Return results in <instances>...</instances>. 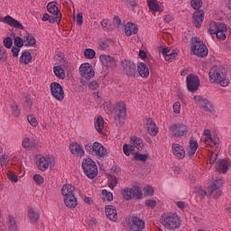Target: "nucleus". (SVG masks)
I'll return each instance as SVG.
<instances>
[{
    "label": "nucleus",
    "mask_w": 231,
    "mask_h": 231,
    "mask_svg": "<svg viewBox=\"0 0 231 231\" xmlns=\"http://www.w3.org/2000/svg\"><path fill=\"white\" fill-rule=\"evenodd\" d=\"M108 181H109L108 187L110 189H115L116 185H118V180L116 179V177L113 175H110Z\"/></svg>",
    "instance_id": "nucleus-47"
},
{
    "label": "nucleus",
    "mask_w": 231,
    "mask_h": 231,
    "mask_svg": "<svg viewBox=\"0 0 231 231\" xmlns=\"http://www.w3.org/2000/svg\"><path fill=\"white\" fill-rule=\"evenodd\" d=\"M121 68L124 75H126L129 79H134L138 75L136 64L130 60L125 59L121 60Z\"/></svg>",
    "instance_id": "nucleus-5"
},
{
    "label": "nucleus",
    "mask_w": 231,
    "mask_h": 231,
    "mask_svg": "<svg viewBox=\"0 0 231 231\" xmlns=\"http://www.w3.org/2000/svg\"><path fill=\"white\" fill-rule=\"evenodd\" d=\"M125 33L127 35V37L136 35V33H138V26L133 23H128L125 27Z\"/></svg>",
    "instance_id": "nucleus-25"
},
{
    "label": "nucleus",
    "mask_w": 231,
    "mask_h": 231,
    "mask_svg": "<svg viewBox=\"0 0 231 231\" xmlns=\"http://www.w3.org/2000/svg\"><path fill=\"white\" fill-rule=\"evenodd\" d=\"M3 22L8 24L9 26H13V28L24 30V26H23V23H20L19 21L15 20V18L12 17L11 15H6L5 17H4Z\"/></svg>",
    "instance_id": "nucleus-21"
},
{
    "label": "nucleus",
    "mask_w": 231,
    "mask_h": 231,
    "mask_svg": "<svg viewBox=\"0 0 231 231\" xmlns=\"http://www.w3.org/2000/svg\"><path fill=\"white\" fill-rule=\"evenodd\" d=\"M188 91L194 93L199 89V78L194 74H189L186 78Z\"/></svg>",
    "instance_id": "nucleus-8"
},
{
    "label": "nucleus",
    "mask_w": 231,
    "mask_h": 231,
    "mask_svg": "<svg viewBox=\"0 0 231 231\" xmlns=\"http://www.w3.org/2000/svg\"><path fill=\"white\" fill-rule=\"evenodd\" d=\"M27 120L32 127H37V125H39V123L37 122V118H35V116L33 115L28 116Z\"/></svg>",
    "instance_id": "nucleus-48"
},
{
    "label": "nucleus",
    "mask_w": 231,
    "mask_h": 231,
    "mask_svg": "<svg viewBox=\"0 0 231 231\" xmlns=\"http://www.w3.org/2000/svg\"><path fill=\"white\" fill-rule=\"evenodd\" d=\"M130 143L139 151H143V141L142 138L134 135L130 137Z\"/></svg>",
    "instance_id": "nucleus-26"
},
{
    "label": "nucleus",
    "mask_w": 231,
    "mask_h": 231,
    "mask_svg": "<svg viewBox=\"0 0 231 231\" xmlns=\"http://www.w3.org/2000/svg\"><path fill=\"white\" fill-rule=\"evenodd\" d=\"M57 5H59L57 2H50L47 5V10L50 14L57 15V24H60V22L62 21V14L59 11V6H57Z\"/></svg>",
    "instance_id": "nucleus-13"
},
{
    "label": "nucleus",
    "mask_w": 231,
    "mask_h": 231,
    "mask_svg": "<svg viewBox=\"0 0 231 231\" xmlns=\"http://www.w3.org/2000/svg\"><path fill=\"white\" fill-rule=\"evenodd\" d=\"M85 151H87V152H89V154H93V144L87 143L85 145Z\"/></svg>",
    "instance_id": "nucleus-64"
},
{
    "label": "nucleus",
    "mask_w": 231,
    "mask_h": 231,
    "mask_svg": "<svg viewBox=\"0 0 231 231\" xmlns=\"http://www.w3.org/2000/svg\"><path fill=\"white\" fill-rule=\"evenodd\" d=\"M42 21H43L44 23H46V21H49V23L53 24L54 23H57V15L53 16V15L48 14V13H45L42 16Z\"/></svg>",
    "instance_id": "nucleus-40"
},
{
    "label": "nucleus",
    "mask_w": 231,
    "mask_h": 231,
    "mask_svg": "<svg viewBox=\"0 0 231 231\" xmlns=\"http://www.w3.org/2000/svg\"><path fill=\"white\" fill-rule=\"evenodd\" d=\"M149 158V155L147 154H142L140 152H136L133 158L135 162H147V159Z\"/></svg>",
    "instance_id": "nucleus-42"
},
{
    "label": "nucleus",
    "mask_w": 231,
    "mask_h": 231,
    "mask_svg": "<svg viewBox=\"0 0 231 231\" xmlns=\"http://www.w3.org/2000/svg\"><path fill=\"white\" fill-rule=\"evenodd\" d=\"M4 46H5V48H7V50H10V48H12V46H14V40H12L11 37H6L4 40Z\"/></svg>",
    "instance_id": "nucleus-50"
},
{
    "label": "nucleus",
    "mask_w": 231,
    "mask_h": 231,
    "mask_svg": "<svg viewBox=\"0 0 231 231\" xmlns=\"http://www.w3.org/2000/svg\"><path fill=\"white\" fill-rule=\"evenodd\" d=\"M172 151L174 156H176L178 160H183L185 158V150L183 149V146H181L180 144L173 143Z\"/></svg>",
    "instance_id": "nucleus-23"
},
{
    "label": "nucleus",
    "mask_w": 231,
    "mask_h": 231,
    "mask_svg": "<svg viewBox=\"0 0 231 231\" xmlns=\"http://www.w3.org/2000/svg\"><path fill=\"white\" fill-rule=\"evenodd\" d=\"M51 93L56 100H64V88H62L61 84L57 82L51 83Z\"/></svg>",
    "instance_id": "nucleus-10"
},
{
    "label": "nucleus",
    "mask_w": 231,
    "mask_h": 231,
    "mask_svg": "<svg viewBox=\"0 0 231 231\" xmlns=\"http://www.w3.org/2000/svg\"><path fill=\"white\" fill-rule=\"evenodd\" d=\"M199 145L198 144V142L197 141H194L192 139L189 140V149H195V150H198V147Z\"/></svg>",
    "instance_id": "nucleus-62"
},
{
    "label": "nucleus",
    "mask_w": 231,
    "mask_h": 231,
    "mask_svg": "<svg viewBox=\"0 0 231 231\" xmlns=\"http://www.w3.org/2000/svg\"><path fill=\"white\" fill-rule=\"evenodd\" d=\"M82 168L87 178H89V180H94V178H97V175L98 174V168L97 167V162H95L93 159H83Z\"/></svg>",
    "instance_id": "nucleus-3"
},
{
    "label": "nucleus",
    "mask_w": 231,
    "mask_h": 231,
    "mask_svg": "<svg viewBox=\"0 0 231 231\" xmlns=\"http://www.w3.org/2000/svg\"><path fill=\"white\" fill-rule=\"evenodd\" d=\"M144 196H153L154 195V189L151 186L143 188Z\"/></svg>",
    "instance_id": "nucleus-53"
},
{
    "label": "nucleus",
    "mask_w": 231,
    "mask_h": 231,
    "mask_svg": "<svg viewBox=\"0 0 231 231\" xmlns=\"http://www.w3.org/2000/svg\"><path fill=\"white\" fill-rule=\"evenodd\" d=\"M89 89L92 91H95L96 89H98L100 88V85L97 83V81L92 80L91 82L87 83Z\"/></svg>",
    "instance_id": "nucleus-52"
},
{
    "label": "nucleus",
    "mask_w": 231,
    "mask_h": 231,
    "mask_svg": "<svg viewBox=\"0 0 231 231\" xmlns=\"http://www.w3.org/2000/svg\"><path fill=\"white\" fill-rule=\"evenodd\" d=\"M190 4L194 10H199L203 6V0H191Z\"/></svg>",
    "instance_id": "nucleus-45"
},
{
    "label": "nucleus",
    "mask_w": 231,
    "mask_h": 231,
    "mask_svg": "<svg viewBox=\"0 0 231 231\" xmlns=\"http://www.w3.org/2000/svg\"><path fill=\"white\" fill-rule=\"evenodd\" d=\"M69 151L71 154L79 158H82V156L86 154V152H84V148L79 143H72L69 145Z\"/></svg>",
    "instance_id": "nucleus-18"
},
{
    "label": "nucleus",
    "mask_w": 231,
    "mask_h": 231,
    "mask_svg": "<svg viewBox=\"0 0 231 231\" xmlns=\"http://www.w3.org/2000/svg\"><path fill=\"white\" fill-rule=\"evenodd\" d=\"M0 62H6V51H5V47H0Z\"/></svg>",
    "instance_id": "nucleus-55"
},
{
    "label": "nucleus",
    "mask_w": 231,
    "mask_h": 231,
    "mask_svg": "<svg viewBox=\"0 0 231 231\" xmlns=\"http://www.w3.org/2000/svg\"><path fill=\"white\" fill-rule=\"evenodd\" d=\"M130 228L133 231H142L145 228V221L140 219L138 217H133Z\"/></svg>",
    "instance_id": "nucleus-17"
},
{
    "label": "nucleus",
    "mask_w": 231,
    "mask_h": 231,
    "mask_svg": "<svg viewBox=\"0 0 231 231\" xmlns=\"http://www.w3.org/2000/svg\"><path fill=\"white\" fill-rule=\"evenodd\" d=\"M113 44H115V42L111 39L102 40L99 43V50H106V48L113 46Z\"/></svg>",
    "instance_id": "nucleus-39"
},
{
    "label": "nucleus",
    "mask_w": 231,
    "mask_h": 231,
    "mask_svg": "<svg viewBox=\"0 0 231 231\" xmlns=\"http://www.w3.org/2000/svg\"><path fill=\"white\" fill-rule=\"evenodd\" d=\"M180 109H181V104L175 102L173 105V111L176 115H180Z\"/></svg>",
    "instance_id": "nucleus-61"
},
{
    "label": "nucleus",
    "mask_w": 231,
    "mask_h": 231,
    "mask_svg": "<svg viewBox=\"0 0 231 231\" xmlns=\"http://www.w3.org/2000/svg\"><path fill=\"white\" fill-rule=\"evenodd\" d=\"M7 177L11 181H13V183H17V181H19L17 175L14 174V172H12V171H7Z\"/></svg>",
    "instance_id": "nucleus-54"
},
{
    "label": "nucleus",
    "mask_w": 231,
    "mask_h": 231,
    "mask_svg": "<svg viewBox=\"0 0 231 231\" xmlns=\"http://www.w3.org/2000/svg\"><path fill=\"white\" fill-rule=\"evenodd\" d=\"M102 194L103 196H105L102 198L103 201H113V193L111 191H107V189H103Z\"/></svg>",
    "instance_id": "nucleus-41"
},
{
    "label": "nucleus",
    "mask_w": 231,
    "mask_h": 231,
    "mask_svg": "<svg viewBox=\"0 0 231 231\" xmlns=\"http://www.w3.org/2000/svg\"><path fill=\"white\" fill-rule=\"evenodd\" d=\"M61 194L63 198H68L69 196H75V187L71 184H65L61 188Z\"/></svg>",
    "instance_id": "nucleus-24"
},
{
    "label": "nucleus",
    "mask_w": 231,
    "mask_h": 231,
    "mask_svg": "<svg viewBox=\"0 0 231 231\" xmlns=\"http://www.w3.org/2000/svg\"><path fill=\"white\" fill-rule=\"evenodd\" d=\"M217 161V153L212 152L209 159L210 165H214V163H216Z\"/></svg>",
    "instance_id": "nucleus-60"
},
{
    "label": "nucleus",
    "mask_w": 231,
    "mask_h": 231,
    "mask_svg": "<svg viewBox=\"0 0 231 231\" xmlns=\"http://www.w3.org/2000/svg\"><path fill=\"white\" fill-rule=\"evenodd\" d=\"M194 100L199 107H202L204 111L208 113H214V106L208 99L202 97L201 96H195Z\"/></svg>",
    "instance_id": "nucleus-9"
},
{
    "label": "nucleus",
    "mask_w": 231,
    "mask_h": 231,
    "mask_svg": "<svg viewBox=\"0 0 231 231\" xmlns=\"http://www.w3.org/2000/svg\"><path fill=\"white\" fill-rule=\"evenodd\" d=\"M220 81H218V84H220V86H222L223 88H226V86H228V84H230V80L225 79V77L222 76V79H219Z\"/></svg>",
    "instance_id": "nucleus-59"
},
{
    "label": "nucleus",
    "mask_w": 231,
    "mask_h": 231,
    "mask_svg": "<svg viewBox=\"0 0 231 231\" xmlns=\"http://www.w3.org/2000/svg\"><path fill=\"white\" fill-rule=\"evenodd\" d=\"M161 223L168 230H176L181 226V220H180V217L176 213L165 214L161 217Z\"/></svg>",
    "instance_id": "nucleus-1"
},
{
    "label": "nucleus",
    "mask_w": 231,
    "mask_h": 231,
    "mask_svg": "<svg viewBox=\"0 0 231 231\" xmlns=\"http://www.w3.org/2000/svg\"><path fill=\"white\" fill-rule=\"evenodd\" d=\"M32 53L30 51H23L20 57V62L21 64L28 65L30 62H32Z\"/></svg>",
    "instance_id": "nucleus-32"
},
{
    "label": "nucleus",
    "mask_w": 231,
    "mask_h": 231,
    "mask_svg": "<svg viewBox=\"0 0 231 231\" xmlns=\"http://www.w3.org/2000/svg\"><path fill=\"white\" fill-rule=\"evenodd\" d=\"M11 109H12L13 116H19V115H21V110L19 109V106H17V104L15 103L12 104Z\"/></svg>",
    "instance_id": "nucleus-49"
},
{
    "label": "nucleus",
    "mask_w": 231,
    "mask_h": 231,
    "mask_svg": "<svg viewBox=\"0 0 231 231\" xmlns=\"http://www.w3.org/2000/svg\"><path fill=\"white\" fill-rule=\"evenodd\" d=\"M99 59L106 68H116V60L110 55L101 54Z\"/></svg>",
    "instance_id": "nucleus-19"
},
{
    "label": "nucleus",
    "mask_w": 231,
    "mask_h": 231,
    "mask_svg": "<svg viewBox=\"0 0 231 231\" xmlns=\"http://www.w3.org/2000/svg\"><path fill=\"white\" fill-rule=\"evenodd\" d=\"M191 44V55H197V57H200L201 59L208 55V49L203 41L199 38H192Z\"/></svg>",
    "instance_id": "nucleus-2"
},
{
    "label": "nucleus",
    "mask_w": 231,
    "mask_h": 231,
    "mask_svg": "<svg viewBox=\"0 0 231 231\" xmlns=\"http://www.w3.org/2000/svg\"><path fill=\"white\" fill-rule=\"evenodd\" d=\"M101 26L103 27V28H106V30H111V24H109V20H103L102 22H101Z\"/></svg>",
    "instance_id": "nucleus-63"
},
{
    "label": "nucleus",
    "mask_w": 231,
    "mask_h": 231,
    "mask_svg": "<svg viewBox=\"0 0 231 231\" xmlns=\"http://www.w3.org/2000/svg\"><path fill=\"white\" fill-rule=\"evenodd\" d=\"M84 55L86 59H95V55H97V52H95V50L93 49H86L84 51Z\"/></svg>",
    "instance_id": "nucleus-44"
},
{
    "label": "nucleus",
    "mask_w": 231,
    "mask_h": 231,
    "mask_svg": "<svg viewBox=\"0 0 231 231\" xmlns=\"http://www.w3.org/2000/svg\"><path fill=\"white\" fill-rule=\"evenodd\" d=\"M92 156H97V158H104L107 156V149L98 142L93 143Z\"/></svg>",
    "instance_id": "nucleus-12"
},
{
    "label": "nucleus",
    "mask_w": 231,
    "mask_h": 231,
    "mask_svg": "<svg viewBox=\"0 0 231 231\" xmlns=\"http://www.w3.org/2000/svg\"><path fill=\"white\" fill-rule=\"evenodd\" d=\"M221 24H225V23H216V22L211 23L208 28V32L211 35H216L218 30L221 29Z\"/></svg>",
    "instance_id": "nucleus-34"
},
{
    "label": "nucleus",
    "mask_w": 231,
    "mask_h": 231,
    "mask_svg": "<svg viewBox=\"0 0 231 231\" xmlns=\"http://www.w3.org/2000/svg\"><path fill=\"white\" fill-rule=\"evenodd\" d=\"M105 212L106 214V217L111 221H116L118 219V215L116 213V208H114L112 205H107L105 208Z\"/></svg>",
    "instance_id": "nucleus-22"
},
{
    "label": "nucleus",
    "mask_w": 231,
    "mask_h": 231,
    "mask_svg": "<svg viewBox=\"0 0 231 231\" xmlns=\"http://www.w3.org/2000/svg\"><path fill=\"white\" fill-rule=\"evenodd\" d=\"M221 187H223V180L218 179L215 180L208 189L209 194H214V191L218 190V189H221Z\"/></svg>",
    "instance_id": "nucleus-33"
},
{
    "label": "nucleus",
    "mask_w": 231,
    "mask_h": 231,
    "mask_svg": "<svg viewBox=\"0 0 231 231\" xmlns=\"http://www.w3.org/2000/svg\"><path fill=\"white\" fill-rule=\"evenodd\" d=\"M146 123L144 124V129L150 131L151 136H156L158 134V127H156V123L151 118H146Z\"/></svg>",
    "instance_id": "nucleus-20"
},
{
    "label": "nucleus",
    "mask_w": 231,
    "mask_h": 231,
    "mask_svg": "<svg viewBox=\"0 0 231 231\" xmlns=\"http://www.w3.org/2000/svg\"><path fill=\"white\" fill-rule=\"evenodd\" d=\"M95 127L97 133H102V130L104 129V117H102V116H97V119L95 123Z\"/></svg>",
    "instance_id": "nucleus-37"
},
{
    "label": "nucleus",
    "mask_w": 231,
    "mask_h": 231,
    "mask_svg": "<svg viewBox=\"0 0 231 231\" xmlns=\"http://www.w3.org/2000/svg\"><path fill=\"white\" fill-rule=\"evenodd\" d=\"M29 218L31 219L32 223H36V221H39V211L33 209L31 208L28 212Z\"/></svg>",
    "instance_id": "nucleus-35"
},
{
    "label": "nucleus",
    "mask_w": 231,
    "mask_h": 231,
    "mask_svg": "<svg viewBox=\"0 0 231 231\" xmlns=\"http://www.w3.org/2000/svg\"><path fill=\"white\" fill-rule=\"evenodd\" d=\"M147 3L152 14L155 12H160V14H162V12H163V9L160 8V5H158V0H147Z\"/></svg>",
    "instance_id": "nucleus-30"
},
{
    "label": "nucleus",
    "mask_w": 231,
    "mask_h": 231,
    "mask_svg": "<svg viewBox=\"0 0 231 231\" xmlns=\"http://www.w3.org/2000/svg\"><path fill=\"white\" fill-rule=\"evenodd\" d=\"M121 194L124 199H125L126 201L133 199V198H135V199H142V196H143V194L142 193V189H140L139 186L125 188L122 190Z\"/></svg>",
    "instance_id": "nucleus-6"
},
{
    "label": "nucleus",
    "mask_w": 231,
    "mask_h": 231,
    "mask_svg": "<svg viewBox=\"0 0 231 231\" xmlns=\"http://www.w3.org/2000/svg\"><path fill=\"white\" fill-rule=\"evenodd\" d=\"M170 131L173 138H181V136H185L189 133V128L183 124H175L170 126Z\"/></svg>",
    "instance_id": "nucleus-7"
},
{
    "label": "nucleus",
    "mask_w": 231,
    "mask_h": 231,
    "mask_svg": "<svg viewBox=\"0 0 231 231\" xmlns=\"http://www.w3.org/2000/svg\"><path fill=\"white\" fill-rule=\"evenodd\" d=\"M24 42H27L25 46H35V44H37V40H35L33 35L27 33V35L24 36Z\"/></svg>",
    "instance_id": "nucleus-38"
},
{
    "label": "nucleus",
    "mask_w": 231,
    "mask_h": 231,
    "mask_svg": "<svg viewBox=\"0 0 231 231\" xmlns=\"http://www.w3.org/2000/svg\"><path fill=\"white\" fill-rule=\"evenodd\" d=\"M82 13H79L77 14V17H76V23L78 24V26H82V24L84 23V20L82 18Z\"/></svg>",
    "instance_id": "nucleus-58"
},
{
    "label": "nucleus",
    "mask_w": 231,
    "mask_h": 231,
    "mask_svg": "<svg viewBox=\"0 0 231 231\" xmlns=\"http://www.w3.org/2000/svg\"><path fill=\"white\" fill-rule=\"evenodd\" d=\"M226 32H228V29L226 28V24H220V29L218 32L215 34L217 36V39L218 41H226Z\"/></svg>",
    "instance_id": "nucleus-28"
},
{
    "label": "nucleus",
    "mask_w": 231,
    "mask_h": 231,
    "mask_svg": "<svg viewBox=\"0 0 231 231\" xmlns=\"http://www.w3.org/2000/svg\"><path fill=\"white\" fill-rule=\"evenodd\" d=\"M14 46L16 48H23V46H24V41L23 40V38L17 36L14 38Z\"/></svg>",
    "instance_id": "nucleus-51"
},
{
    "label": "nucleus",
    "mask_w": 231,
    "mask_h": 231,
    "mask_svg": "<svg viewBox=\"0 0 231 231\" xmlns=\"http://www.w3.org/2000/svg\"><path fill=\"white\" fill-rule=\"evenodd\" d=\"M192 19V23L194 24L195 28H201V24H203V21L205 19V11H196L193 14Z\"/></svg>",
    "instance_id": "nucleus-15"
},
{
    "label": "nucleus",
    "mask_w": 231,
    "mask_h": 231,
    "mask_svg": "<svg viewBox=\"0 0 231 231\" xmlns=\"http://www.w3.org/2000/svg\"><path fill=\"white\" fill-rule=\"evenodd\" d=\"M9 228L13 231L17 230V222L15 221V218L12 216H9Z\"/></svg>",
    "instance_id": "nucleus-46"
},
{
    "label": "nucleus",
    "mask_w": 231,
    "mask_h": 231,
    "mask_svg": "<svg viewBox=\"0 0 231 231\" xmlns=\"http://www.w3.org/2000/svg\"><path fill=\"white\" fill-rule=\"evenodd\" d=\"M53 72L58 79H61L62 80H64L66 74L64 73V69H62V67L54 66Z\"/></svg>",
    "instance_id": "nucleus-36"
},
{
    "label": "nucleus",
    "mask_w": 231,
    "mask_h": 231,
    "mask_svg": "<svg viewBox=\"0 0 231 231\" xmlns=\"http://www.w3.org/2000/svg\"><path fill=\"white\" fill-rule=\"evenodd\" d=\"M230 163V161L226 159L218 160L216 165V171L220 174H226V172H228Z\"/></svg>",
    "instance_id": "nucleus-14"
},
{
    "label": "nucleus",
    "mask_w": 231,
    "mask_h": 231,
    "mask_svg": "<svg viewBox=\"0 0 231 231\" xmlns=\"http://www.w3.org/2000/svg\"><path fill=\"white\" fill-rule=\"evenodd\" d=\"M223 76H221V71L219 70V67L214 66L209 70V79L211 82L215 84H219L221 79Z\"/></svg>",
    "instance_id": "nucleus-16"
},
{
    "label": "nucleus",
    "mask_w": 231,
    "mask_h": 231,
    "mask_svg": "<svg viewBox=\"0 0 231 231\" xmlns=\"http://www.w3.org/2000/svg\"><path fill=\"white\" fill-rule=\"evenodd\" d=\"M117 110H116L115 120L117 124H121L125 120V116L127 115V108H125V104L120 102L117 104Z\"/></svg>",
    "instance_id": "nucleus-11"
},
{
    "label": "nucleus",
    "mask_w": 231,
    "mask_h": 231,
    "mask_svg": "<svg viewBox=\"0 0 231 231\" xmlns=\"http://www.w3.org/2000/svg\"><path fill=\"white\" fill-rule=\"evenodd\" d=\"M145 205L149 208H154V207H156V199H146L145 200Z\"/></svg>",
    "instance_id": "nucleus-57"
},
{
    "label": "nucleus",
    "mask_w": 231,
    "mask_h": 231,
    "mask_svg": "<svg viewBox=\"0 0 231 231\" xmlns=\"http://www.w3.org/2000/svg\"><path fill=\"white\" fill-rule=\"evenodd\" d=\"M177 55H178V53H176V51H174V50H172V51L170 50L169 52L164 56V59L168 62H172V60L174 59H176Z\"/></svg>",
    "instance_id": "nucleus-43"
},
{
    "label": "nucleus",
    "mask_w": 231,
    "mask_h": 231,
    "mask_svg": "<svg viewBox=\"0 0 231 231\" xmlns=\"http://www.w3.org/2000/svg\"><path fill=\"white\" fill-rule=\"evenodd\" d=\"M137 73L147 79V77H149V68L145 63L142 62L137 66Z\"/></svg>",
    "instance_id": "nucleus-31"
},
{
    "label": "nucleus",
    "mask_w": 231,
    "mask_h": 231,
    "mask_svg": "<svg viewBox=\"0 0 231 231\" xmlns=\"http://www.w3.org/2000/svg\"><path fill=\"white\" fill-rule=\"evenodd\" d=\"M79 74L81 75L80 84L88 86V82L95 77V69L89 63H83L79 67Z\"/></svg>",
    "instance_id": "nucleus-4"
},
{
    "label": "nucleus",
    "mask_w": 231,
    "mask_h": 231,
    "mask_svg": "<svg viewBox=\"0 0 231 231\" xmlns=\"http://www.w3.org/2000/svg\"><path fill=\"white\" fill-rule=\"evenodd\" d=\"M36 163L40 171H46L50 167V161L44 156L40 157Z\"/></svg>",
    "instance_id": "nucleus-29"
},
{
    "label": "nucleus",
    "mask_w": 231,
    "mask_h": 231,
    "mask_svg": "<svg viewBox=\"0 0 231 231\" xmlns=\"http://www.w3.org/2000/svg\"><path fill=\"white\" fill-rule=\"evenodd\" d=\"M64 203L66 207H68V208H75L77 205H79L77 198H75V195L64 197Z\"/></svg>",
    "instance_id": "nucleus-27"
},
{
    "label": "nucleus",
    "mask_w": 231,
    "mask_h": 231,
    "mask_svg": "<svg viewBox=\"0 0 231 231\" xmlns=\"http://www.w3.org/2000/svg\"><path fill=\"white\" fill-rule=\"evenodd\" d=\"M33 180H34L35 183H37L38 185H42L44 183V178H42V176H41L39 174H35L33 176Z\"/></svg>",
    "instance_id": "nucleus-56"
}]
</instances>
